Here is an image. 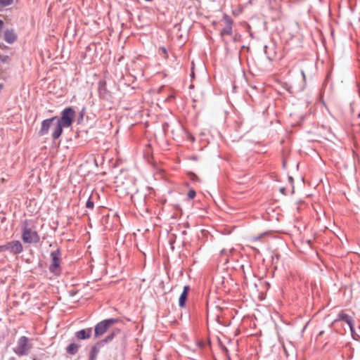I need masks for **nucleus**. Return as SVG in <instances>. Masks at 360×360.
<instances>
[{
    "label": "nucleus",
    "instance_id": "22",
    "mask_svg": "<svg viewBox=\"0 0 360 360\" xmlns=\"http://www.w3.org/2000/svg\"><path fill=\"white\" fill-rule=\"evenodd\" d=\"M5 251V245H0V252Z\"/></svg>",
    "mask_w": 360,
    "mask_h": 360
},
{
    "label": "nucleus",
    "instance_id": "6",
    "mask_svg": "<svg viewBox=\"0 0 360 360\" xmlns=\"http://www.w3.org/2000/svg\"><path fill=\"white\" fill-rule=\"evenodd\" d=\"M5 251L8 250L13 255H18L23 251V247L19 240H12L5 245Z\"/></svg>",
    "mask_w": 360,
    "mask_h": 360
},
{
    "label": "nucleus",
    "instance_id": "27",
    "mask_svg": "<svg viewBox=\"0 0 360 360\" xmlns=\"http://www.w3.org/2000/svg\"><path fill=\"white\" fill-rule=\"evenodd\" d=\"M219 311H221V308L219 307H217Z\"/></svg>",
    "mask_w": 360,
    "mask_h": 360
},
{
    "label": "nucleus",
    "instance_id": "7",
    "mask_svg": "<svg viewBox=\"0 0 360 360\" xmlns=\"http://www.w3.org/2000/svg\"><path fill=\"white\" fill-rule=\"evenodd\" d=\"M223 20L224 22L225 27L221 31V36L222 37H224L225 35H231L232 34L233 25V20L229 15L226 14L224 15Z\"/></svg>",
    "mask_w": 360,
    "mask_h": 360
},
{
    "label": "nucleus",
    "instance_id": "25",
    "mask_svg": "<svg viewBox=\"0 0 360 360\" xmlns=\"http://www.w3.org/2000/svg\"><path fill=\"white\" fill-rule=\"evenodd\" d=\"M302 75L303 76V78L304 79L305 78V74H304V71H302Z\"/></svg>",
    "mask_w": 360,
    "mask_h": 360
},
{
    "label": "nucleus",
    "instance_id": "10",
    "mask_svg": "<svg viewBox=\"0 0 360 360\" xmlns=\"http://www.w3.org/2000/svg\"><path fill=\"white\" fill-rule=\"evenodd\" d=\"M91 328L83 329L75 333L76 337L79 340L88 339L91 337Z\"/></svg>",
    "mask_w": 360,
    "mask_h": 360
},
{
    "label": "nucleus",
    "instance_id": "15",
    "mask_svg": "<svg viewBox=\"0 0 360 360\" xmlns=\"http://www.w3.org/2000/svg\"><path fill=\"white\" fill-rule=\"evenodd\" d=\"M13 3V0H0V6L6 7L11 5Z\"/></svg>",
    "mask_w": 360,
    "mask_h": 360
},
{
    "label": "nucleus",
    "instance_id": "1",
    "mask_svg": "<svg viewBox=\"0 0 360 360\" xmlns=\"http://www.w3.org/2000/svg\"><path fill=\"white\" fill-rule=\"evenodd\" d=\"M22 239L26 243H37L39 242L40 237L36 231L27 226L25 221L22 228Z\"/></svg>",
    "mask_w": 360,
    "mask_h": 360
},
{
    "label": "nucleus",
    "instance_id": "5",
    "mask_svg": "<svg viewBox=\"0 0 360 360\" xmlns=\"http://www.w3.org/2000/svg\"><path fill=\"white\" fill-rule=\"evenodd\" d=\"M60 252L59 250L52 252L51 254V264H50L49 269L55 274L60 273Z\"/></svg>",
    "mask_w": 360,
    "mask_h": 360
},
{
    "label": "nucleus",
    "instance_id": "19",
    "mask_svg": "<svg viewBox=\"0 0 360 360\" xmlns=\"http://www.w3.org/2000/svg\"><path fill=\"white\" fill-rule=\"evenodd\" d=\"M262 236H263L262 234L257 236H252L250 238V242H256L257 240H259L262 238Z\"/></svg>",
    "mask_w": 360,
    "mask_h": 360
},
{
    "label": "nucleus",
    "instance_id": "2",
    "mask_svg": "<svg viewBox=\"0 0 360 360\" xmlns=\"http://www.w3.org/2000/svg\"><path fill=\"white\" fill-rule=\"evenodd\" d=\"M119 321L120 320L118 319H109L103 320L97 323L94 330L95 337L98 338L103 335L109 329L110 327L119 322Z\"/></svg>",
    "mask_w": 360,
    "mask_h": 360
},
{
    "label": "nucleus",
    "instance_id": "12",
    "mask_svg": "<svg viewBox=\"0 0 360 360\" xmlns=\"http://www.w3.org/2000/svg\"><path fill=\"white\" fill-rule=\"evenodd\" d=\"M339 319L345 321L349 325L351 332L353 333L354 326L352 323V319L349 315L344 314L342 312L340 313Z\"/></svg>",
    "mask_w": 360,
    "mask_h": 360
},
{
    "label": "nucleus",
    "instance_id": "16",
    "mask_svg": "<svg viewBox=\"0 0 360 360\" xmlns=\"http://www.w3.org/2000/svg\"><path fill=\"white\" fill-rule=\"evenodd\" d=\"M159 52L162 56L163 58H168L167 51V49L165 47H160L159 49Z\"/></svg>",
    "mask_w": 360,
    "mask_h": 360
},
{
    "label": "nucleus",
    "instance_id": "8",
    "mask_svg": "<svg viewBox=\"0 0 360 360\" xmlns=\"http://www.w3.org/2000/svg\"><path fill=\"white\" fill-rule=\"evenodd\" d=\"M56 120V117L51 119L45 120L41 123V127L39 131V136H44L49 131V128L52 126L53 122Z\"/></svg>",
    "mask_w": 360,
    "mask_h": 360
},
{
    "label": "nucleus",
    "instance_id": "13",
    "mask_svg": "<svg viewBox=\"0 0 360 360\" xmlns=\"http://www.w3.org/2000/svg\"><path fill=\"white\" fill-rule=\"evenodd\" d=\"M16 38V34L13 30H6L4 33V39L9 44L13 43Z\"/></svg>",
    "mask_w": 360,
    "mask_h": 360
},
{
    "label": "nucleus",
    "instance_id": "3",
    "mask_svg": "<svg viewBox=\"0 0 360 360\" xmlns=\"http://www.w3.org/2000/svg\"><path fill=\"white\" fill-rule=\"evenodd\" d=\"M32 345L30 342L29 339L25 336H22L18 341V345L14 349V352L18 356L27 355L30 350L32 349Z\"/></svg>",
    "mask_w": 360,
    "mask_h": 360
},
{
    "label": "nucleus",
    "instance_id": "24",
    "mask_svg": "<svg viewBox=\"0 0 360 360\" xmlns=\"http://www.w3.org/2000/svg\"><path fill=\"white\" fill-rule=\"evenodd\" d=\"M226 250L225 249H223L221 250V254H226Z\"/></svg>",
    "mask_w": 360,
    "mask_h": 360
},
{
    "label": "nucleus",
    "instance_id": "17",
    "mask_svg": "<svg viewBox=\"0 0 360 360\" xmlns=\"http://www.w3.org/2000/svg\"><path fill=\"white\" fill-rule=\"evenodd\" d=\"M98 352V350L97 349L96 347H94L92 348L91 352V359H94L96 358Z\"/></svg>",
    "mask_w": 360,
    "mask_h": 360
},
{
    "label": "nucleus",
    "instance_id": "4",
    "mask_svg": "<svg viewBox=\"0 0 360 360\" xmlns=\"http://www.w3.org/2000/svg\"><path fill=\"white\" fill-rule=\"evenodd\" d=\"M75 116V110L72 108H68L63 111L60 119L56 117V120L64 127H68L72 124Z\"/></svg>",
    "mask_w": 360,
    "mask_h": 360
},
{
    "label": "nucleus",
    "instance_id": "20",
    "mask_svg": "<svg viewBox=\"0 0 360 360\" xmlns=\"http://www.w3.org/2000/svg\"><path fill=\"white\" fill-rule=\"evenodd\" d=\"M195 191L194 190H190L188 193V197L190 198V199H193L195 198Z\"/></svg>",
    "mask_w": 360,
    "mask_h": 360
},
{
    "label": "nucleus",
    "instance_id": "11",
    "mask_svg": "<svg viewBox=\"0 0 360 360\" xmlns=\"http://www.w3.org/2000/svg\"><path fill=\"white\" fill-rule=\"evenodd\" d=\"M190 290V288L188 285H186L184 288V290L181 292L179 299V304L181 307H184L185 306V303L187 299L188 292Z\"/></svg>",
    "mask_w": 360,
    "mask_h": 360
},
{
    "label": "nucleus",
    "instance_id": "26",
    "mask_svg": "<svg viewBox=\"0 0 360 360\" xmlns=\"http://www.w3.org/2000/svg\"><path fill=\"white\" fill-rule=\"evenodd\" d=\"M190 88H191V89L194 88V86H193V84H191V85L190 86Z\"/></svg>",
    "mask_w": 360,
    "mask_h": 360
},
{
    "label": "nucleus",
    "instance_id": "18",
    "mask_svg": "<svg viewBox=\"0 0 360 360\" xmlns=\"http://www.w3.org/2000/svg\"><path fill=\"white\" fill-rule=\"evenodd\" d=\"M86 208L91 209V210L93 209L94 207V202H93V201H91L90 198H89V200H87V202L86 203Z\"/></svg>",
    "mask_w": 360,
    "mask_h": 360
},
{
    "label": "nucleus",
    "instance_id": "23",
    "mask_svg": "<svg viewBox=\"0 0 360 360\" xmlns=\"http://www.w3.org/2000/svg\"><path fill=\"white\" fill-rule=\"evenodd\" d=\"M4 25V22L2 20H0V31L2 30Z\"/></svg>",
    "mask_w": 360,
    "mask_h": 360
},
{
    "label": "nucleus",
    "instance_id": "14",
    "mask_svg": "<svg viewBox=\"0 0 360 360\" xmlns=\"http://www.w3.org/2000/svg\"><path fill=\"white\" fill-rule=\"evenodd\" d=\"M79 349V345L75 343H72L69 345V346L67 347V352H68L70 354H75L77 352Z\"/></svg>",
    "mask_w": 360,
    "mask_h": 360
},
{
    "label": "nucleus",
    "instance_id": "21",
    "mask_svg": "<svg viewBox=\"0 0 360 360\" xmlns=\"http://www.w3.org/2000/svg\"><path fill=\"white\" fill-rule=\"evenodd\" d=\"M114 337V333H112L111 335L106 337V338L104 340V342H107L112 340Z\"/></svg>",
    "mask_w": 360,
    "mask_h": 360
},
{
    "label": "nucleus",
    "instance_id": "9",
    "mask_svg": "<svg viewBox=\"0 0 360 360\" xmlns=\"http://www.w3.org/2000/svg\"><path fill=\"white\" fill-rule=\"evenodd\" d=\"M51 127L53 131L52 136L53 139H58L63 132V128L64 127L61 124H60L57 120H56V122H53Z\"/></svg>",
    "mask_w": 360,
    "mask_h": 360
}]
</instances>
